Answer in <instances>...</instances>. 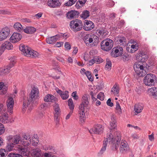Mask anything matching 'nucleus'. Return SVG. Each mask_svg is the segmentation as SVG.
Returning <instances> with one entry per match:
<instances>
[{"label": "nucleus", "mask_w": 157, "mask_h": 157, "mask_svg": "<svg viewBox=\"0 0 157 157\" xmlns=\"http://www.w3.org/2000/svg\"><path fill=\"white\" fill-rule=\"evenodd\" d=\"M145 57V55H142L141 53L137 55L136 59L138 62L135 63L133 67L135 73L138 77L145 76L144 80V83L147 86V67L146 65L144 64V63H145L147 60V58Z\"/></svg>", "instance_id": "nucleus-1"}, {"label": "nucleus", "mask_w": 157, "mask_h": 157, "mask_svg": "<svg viewBox=\"0 0 157 157\" xmlns=\"http://www.w3.org/2000/svg\"><path fill=\"white\" fill-rule=\"evenodd\" d=\"M39 91L36 87H34L31 90L29 98H24L23 101V110L25 111L26 106H30L39 96Z\"/></svg>", "instance_id": "nucleus-2"}, {"label": "nucleus", "mask_w": 157, "mask_h": 157, "mask_svg": "<svg viewBox=\"0 0 157 157\" xmlns=\"http://www.w3.org/2000/svg\"><path fill=\"white\" fill-rule=\"evenodd\" d=\"M84 41L86 45H89L91 43H93L92 44L95 45L98 43V38L94 35L88 34L84 38Z\"/></svg>", "instance_id": "nucleus-3"}, {"label": "nucleus", "mask_w": 157, "mask_h": 157, "mask_svg": "<svg viewBox=\"0 0 157 157\" xmlns=\"http://www.w3.org/2000/svg\"><path fill=\"white\" fill-rule=\"evenodd\" d=\"M82 24L79 19H76L72 21L70 24L71 29L75 32L80 31L82 28Z\"/></svg>", "instance_id": "nucleus-4"}, {"label": "nucleus", "mask_w": 157, "mask_h": 157, "mask_svg": "<svg viewBox=\"0 0 157 157\" xmlns=\"http://www.w3.org/2000/svg\"><path fill=\"white\" fill-rule=\"evenodd\" d=\"M113 41L110 39H106L101 42V49L105 51H108L112 48L113 45Z\"/></svg>", "instance_id": "nucleus-5"}, {"label": "nucleus", "mask_w": 157, "mask_h": 157, "mask_svg": "<svg viewBox=\"0 0 157 157\" xmlns=\"http://www.w3.org/2000/svg\"><path fill=\"white\" fill-rule=\"evenodd\" d=\"M110 133L111 138L110 140H108L109 143L112 144L115 147V148L116 150L119 147V145L120 144V141L121 140V136L119 132H117V137H113L111 133Z\"/></svg>", "instance_id": "nucleus-6"}, {"label": "nucleus", "mask_w": 157, "mask_h": 157, "mask_svg": "<svg viewBox=\"0 0 157 157\" xmlns=\"http://www.w3.org/2000/svg\"><path fill=\"white\" fill-rule=\"evenodd\" d=\"M13 48V45L10 42L7 41H5L0 47V56L2 54L6 49L11 50Z\"/></svg>", "instance_id": "nucleus-7"}, {"label": "nucleus", "mask_w": 157, "mask_h": 157, "mask_svg": "<svg viewBox=\"0 0 157 157\" xmlns=\"http://www.w3.org/2000/svg\"><path fill=\"white\" fill-rule=\"evenodd\" d=\"M87 105H85L83 103H81L79 107V120L82 123L85 121V116L84 113V107H86Z\"/></svg>", "instance_id": "nucleus-8"}, {"label": "nucleus", "mask_w": 157, "mask_h": 157, "mask_svg": "<svg viewBox=\"0 0 157 157\" xmlns=\"http://www.w3.org/2000/svg\"><path fill=\"white\" fill-rule=\"evenodd\" d=\"M104 129L101 125L97 124L94 126V128L89 130V132L91 134H100L102 133Z\"/></svg>", "instance_id": "nucleus-9"}, {"label": "nucleus", "mask_w": 157, "mask_h": 157, "mask_svg": "<svg viewBox=\"0 0 157 157\" xmlns=\"http://www.w3.org/2000/svg\"><path fill=\"white\" fill-rule=\"evenodd\" d=\"M123 52V48L119 46H117L113 49L111 55L113 57L116 58L121 55Z\"/></svg>", "instance_id": "nucleus-10"}, {"label": "nucleus", "mask_w": 157, "mask_h": 157, "mask_svg": "<svg viewBox=\"0 0 157 157\" xmlns=\"http://www.w3.org/2000/svg\"><path fill=\"white\" fill-rule=\"evenodd\" d=\"M10 33V29L7 27L2 29L0 31V41L6 39Z\"/></svg>", "instance_id": "nucleus-11"}, {"label": "nucleus", "mask_w": 157, "mask_h": 157, "mask_svg": "<svg viewBox=\"0 0 157 157\" xmlns=\"http://www.w3.org/2000/svg\"><path fill=\"white\" fill-rule=\"evenodd\" d=\"M8 141L10 143H12L14 145H16L19 143L21 140V137L18 135L14 136H10L7 138Z\"/></svg>", "instance_id": "nucleus-12"}, {"label": "nucleus", "mask_w": 157, "mask_h": 157, "mask_svg": "<svg viewBox=\"0 0 157 157\" xmlns=\"http://www.w3.org/2000/svg\"><path fill=\"white\" fill-rule=\"evenodd\" d=\"M110 133H107L106 135V138H105L104 140L102 147L98 153L99 155L100 156L102 155L105 151L106 147L108 143V140H110L111 138V137L110 138Z\"/></svg>", "instance_id": "nucleus-13"}, {"label": "nucleus", "mask_w": 157, "mask_h": 157, "mask_svg": "<svg viewBox=\"0 0 157 157\" xmlns=\"http://www.w3.org/2000/svg\"><path fill=\"white\" fill-rule=\"evenodd\" d=\"M119 149L121 153H125L128 151L129 150V147L127 142L122 140L120 145Z\"/></svg>", "instance_id": "nucleus-14"}, {"label": "nucleus", "mask_w": 157, "mask_h": 157, "mask_svg": "<svg viewBox=\"0 0 157 157\" xmlns=\"http://www.w3.org/2000/svg\"><path fill=\"white\" fill-rule=\"evenodd\" d=\"M54 120L56 122V124H58L59 123V117L60 114V109L58 105L55 104L54 106Z\"/></svg>", "instance_id": "nucleus-15"}, {"label": "nucleus", "mask_w": 157, "mask_h": 157, "mask_svg": "<svg viewBox=\"0 0 157 157\" xmlns=\"http://www.w3.org/2000/svg\"><path fill=\"white\" fill-rule=\"evenodd\" d=\"M14 66V63H12L5 67L1 68V73L0 76H5L9 73L10 72V69Z\"/></svg>", "instance_id": "nucleus-16"}, {"label": "nucleus", "mask_w": 157, "mask_h": 157, "mask_svg": "<svg viewBox=\"0 0 157 157\" xmlns=\"http://www.w3.org/2000/svg\"><path fill=\"white\" fill-rule=\"evenodd\" d=\"M14 101L11 97H9L7 101L6 105L7 111L10 113L12 114L13 112Z\"/></svg>", "instance_id": "nucleus-17"}, {"label": "nucleus", "mask_w": 157, "mask_h": 157, "mask_svg": "<svg viewBox=\"0 0 157 157\" xmlns=\"http://www.w3.org/2000/svg\"><path fill=\"white\" fill-rule=\"evenodd\" d=\"M114 41L116 44H120L122 46H124L127 44L126 39L123 36H119L116 37L114 39Z\"/></svg>", "instance_id": "nucleus-18"}, {"label": "nucleus", "mask_w": 157, "mask_h": 157, "mask_svg": "<svg viewBox=\"0 0 157 157\" xmlns=\"http://www.w3.org/2000/svg\"><path fill=\"white\" fill-rule=\"evenodd\" d=\"M131 43L132 44L131 45L130 47H128L127 48V50L128 52L133 53L138 50L139 44L134 40H132Z\"/></svg>", "instance_id": "nucleus-19"}, {"label": "nucleus", "mask_w": 157, "mask_h": 157, "mask_svg": "<svg viewBox=\"0 0 157 157\" xmlns=\"http://www.w3.org/2000/svg\"><path fill=\"white\" fill-rule=\"evenodd\" d=\"M83 29L86 31H90L94 27V23L91 21L86 20L85 21Z\"/></svg>", "instance_id": "nucleus-20"}, {"label": "nucleus", "mask_w": 157, "mask_h": 157, "mask_svg": "<svg viewBox=\"0 0 157 157\" xmlns=\"http://www.w3.org/2000/svg\"><path fill=\"white\" fill-rule=\"evenodd\" d=\"M22 38L21 35L18 33H14L10 37V40L11 42L16 43L19 41Z\"/></svg>", "instance_id": "nucleus-21"}, {"label": "nucleus", "mask_w": 157, "mask_h": 157, "mask_svg": "<svg viewBox=\"0 0 157 157\" xmlns=\"http://www.w3.org/2000/svg\"><path fill=\"white\" fill-rule=\"evenodd\" d=\"M61 4L59 0H48L47 2L48 6L53 8L59 7Z\"/></svg>", "instance_id": "nucleus-22"}, {"label": "nucleus", "mask_w": 157, "mask_h": 157, "mask_svg": "<svg viewBox=\"0 0 157 157\" xmlns=\"http://www.w3.org/2000/svg\"><path fill=\"white\" fill-rule=\"evenodd\" d=\"M31 48L28 46L24 44H21L19 49L25 56H27L29 53Z\"/></svg>", "instance_id": "nucleus-23"}, {"label": "nucleus", "mask_w": 157, "mask_h": 157, "mask_svg": "<svg viewBox=\"0 0 157 157\" xmlns=\"http://www.w3.org/2000/svg\"><path fill=\"white\" fill-rule=\"evenodd\" d=\"M22 138L24 140H26L27 141L21 140V144L24 146H27L29 145L31 143V140H32V138H31L30 135H24L22 136Z\"/></svg>", "instance_id": "nucleus-24"}, {"label": "nucleus", "mask_w": 157, "mask_h": 157, "mask_svg": "<svg viewBox=\"0 0 157 157\" xmlns=\"http://www.w3.org/2000/svg\"><path fill=\"white\" fill-rule=\"evenodd\" d=\"M156 79L155 76L152 74H148V86H151L154 84V81Z\"/></svg>", "instance_id": "nucleus-25"}, {"label": "nucleus", "mask_w": 157, "mask_h": 157, "mask_svg": "<svg viewBox=\"0 0 157 157\" xmlns=\"http://www.w3.org/2000/svg\"><path fill=\"white\" fill-rule=\"evenodd\" d=\"M57 92L59 94L63 100H66L69 97V92L68 91H62L61 90L58 89L57 90Z\"/></svg>", "instance_id": "nucleus-26"}, {"label": "nucleus", "mask_w": 157, "mask_h": 157, "mask_svg": "<svg viewBox=\"0 0 157 157\" xmlns=\"http://www.w3.org/2000/svg\"><path fill=\"white\" fill-rule=\"evenodd\" d=\"M110 124L111 126L110 131H115L116 129L117 125L115 118L114 116H112L111 117V121L110 122Z\"/></svg>", "instance_id": "nucleus-27"}, {"label": "nucleus", "mask_w": 157, "mask_h": 157, "mask_svg": "<svg viewBox=\"0 0 157 157\" xmlns=\"http://www.w3.org/2000/svg\"><path fill=\"white\" fill-rule=\"evenodd\" d=\"M78 14V12L72 10L68 12L67 14V17L70 19L76 17Z\"/></svg>", "instance_id": "nucleus-28"}, {"label": "nucleus", "mask_w": 157, "mask_h": 157, "mask_svg": "<svg viewBox=\"0 0 157 157\" xmlns=\"http://www.w3.org/2000/svg\"><path fill=\"white\" fill-rule=\"evenodd\" d=\"M56 98L54 96L50 94H48L44 98V100L46 102H53L55 101Z\"/></svg>", "instance_id": "nucleus-29"}, {"label": "nucleus", "mask_w": 157, "mask_h": 157, "mask_svg": "<svg viewBox=\"0 0 157 157\" xmlns=\"http://www.w3.org/2000/svg\"><path fill=\"white\" fill-rule=\"evenodd\" d=\"M36 31V28L31 26L26 27L24 29V32L25 33L30 34L34 33Z\"/></svg>", "instance_id": "nucleus-30"}, {"label": "nucleus", "mask_w": 157, "mask_h": 157, "mask_svg": "<svg viewBox=\"0 0 157 157\" xmlns=\"http://www.w3.org/2000/svg\"><path fill=\"white\" fill-rule=\"evenodd\" d=\"M39 56V54L37 52L31 49L27 56L36 58L38 57Z\"/></svg>", "instance_id": "nucleus-31"}, {"label": "nucleus", "mask_w": 157, "mask_h": 157, "mask_svg": "<svg viewBox=\"0 0 157 157\" xmlns=\"http://www.w3.org/2000/svg\"><path fill=\"white\" fill-rule=\"evenodd\" d=\"M43 148L45 150L49 151L50 153H51L55 154L56 152V150L54 149V147L52 146H48L46 145H45L43 146Z\"/></svg>", "instance_id": "nucleus-32"}, {"label": "nucleus", "mask_w": 157, "mask_h": 157, "mask_svg": "<svg viewBox=\"0 0 157 157\" xmlns=\"http://www.w3.org/2000/svg\"><path fill=\"white\" fill-rule=\"evenodd\" d=\"M119 91V86L117 84H115L112 88L111 92H113L114 95L118 96Z\"/></svg>", "instance_id": "nucleus-33"}, {"label": "nucleus", "mask_w": 157, "mask_h": 157, "mask_svg": "<svg viewBox=\"0 0 157 157\" xmlns=\"http://www.w3.org/2000/svg\"><path fill=\"white\" fill-rule=\"evenodd\" d=\"M7 89L4 86V83L3 82H0V94L1 95H3L6 93Z\"/></svg>", "instance_id": "nucleus-34"}, {"label": "nucleus", "mask_w": 157, "mask_h": 157, "mask_svg": "<svg viewBox=\"0 0 157 157\" xmlns=\"http://www.w3.org/2000/svg\"><path fill=\"white\" fill-rule=\"evenodd\" d=\"M156 88L155 87L151 88L148 87V94L150 96L154 97L156 91Z\"/></svg>", "instance_id": "nucleus-35"}, {"label": "nucleus", "mask_w": 157, "mask_h": 157, "mask_svg": "<svg viewBox=\"0 0 157 157\" xmlns=\"http://www.w3.org/2000/svg\"><path fill=\"white\" fill-rule=\"evenodd\" d=\"M14 28L18 32L24 31V29L21 25L19 22L15 23L14 25Z\"/></svg>", "instance_id": "nucleus-36"}, {"label": "nucleus", "mask_w": 157, "mask_h": 157, "mask_svg": "<svg viewBox=\"0 0 157 157\" xmlns=\"http://www.w3.org/2000/svg\"><path fill=\"white\" fill-rule=\"evenodd\" d=\"M143 109L142 106L140 104H136L134 106V110L137 113H140Z\"/></svg>", "instance_id": "nucleus-37"}, {"label": "nucleus", "mask_w": 157, "mask_h": 157, "mask_svg": "<svg viewBox=\"0 0 157 157\" xmlns=\"http://www.w3.org/2000/svg\"><path fill=\"white\" fill-rule=\"evenodd\" d=\"M41 150L39 148L33 149L32 155L34 157H39L40 155Z\"/></svg>", "instance_id": "nucleus-38"}, {"label": "nucleus", "mask_w": 157, "mask_h": 157, "mask_svg": "<svg viewBox=\"0 0 157 157\" xmlns=\"http://www.w3.org/2000/svg\"><path fill=\"white\" fill-rule=\"evenodd\" d=\"M81 18L83 19H86L90 16V12L87 10L83 11L80 15Z\"/></svg>", "instance_id": "nucleus-39"}, {"label": "nucleus", "mask_w": 157, "mask_h": 157, "mask_svg": "<svg viewBox=\"0 0 157 157\" xmlns=\"http://www.w3.org/2000/svg\"><path fill=\"white\" fill-rule=\"evenodd\" d=\"M0 121L4 123H6L9 122L8 116L6 115L0 116Z\"/></svg>", "instance_id": "nucleus-40"}, {"label": "nucleus", "mask_w": 157, "mask_h": 157, "mask_svg": "<svg viewBox=\"0 0 157 157\" xmlns=\"http://www.w3.org/2000/svg\"><path fill=\"white\" fill-rule=\"evenodd\" d=\"M82 103H83L85 105H87L89 104V101H88V98H87V95L86 94H84L82 97Z\"/></svg>", "instance_id": "nucleus-41"}, {"label": "nucleus", "mask_w": 157, "mask_h": 157, "mask_svg": "<svg viewBox=\"0 0 157 157\" xmlns=\"http://www.w3.org/2000/svg\"><path fill=\"white\" fill-rule=\"evenodd\" d=\"M53 36L49 37L47 38V42L49 44H52L55 43L56 41Z\"/></svg>", "instance_id": "nucleus-42"}, {"label": "nucleus", "mask_w": 157, "mask_h": 157, "mask_svg": "<svg viewBox=\"0 0 157 157\" xmlns=\"http://www.w3.org/2000/svg\"><path fill=\"white\" fill-rule=\"evenodd\" d=\"M32 140H31L32 144L34 146H36L38 144L39 141L37 138H35V137H32Z\"/></svg>", "instance_id": "nucleus-43"}, {"label": "nucleus", "mask_w": 157, "mask_h": 157, "mask_svg": "<svg viewBox=\"0 0 157 157\" xmlns=\"http://www.w3.org/2000/svg\"><path fill=\"white\" fill-rule=\"evenodd\" d=\"M112 63L111 61L108 59H106V63L105 66V68L108 70L111 69Z\"/></svg>", "instance_id": "nucleus-44"}, {"label": "nucleus", "mask_w": 157, "mask_h": 157, "mask_svg": "<svg viewBox=\"0 0 157 157\" xmlns=\"http://www.w3.org/2000/svg\"><path fill=\"white\" fill-rule=\"evenodd\" d=\"M68 105L69 106L70 109L71 110L73 111L74 109V105L72 99L70 98L68 100Z\"/></svg>", "instance_id": "nucleus-45"}, {"label": "nucleus", "mask_w": 157, "mask_h": 157, "mask_svg": "<svg viewBox=\"0 0 157 157\" xmlns=\"http://www.w3.org/2000/svg\"><path fill=\"white\" fill-rule=\"evenodd\" d=\"M77 0H69V1L65 3L64 5L68 6H72L76 2Z\"/></svg>", "instance_id": "nucleus-46"}, {"label": "nucleus", "mask_w": 157, "mask_h": 157, "mask_svg": "<svg viewBox=\"0 0 157 157\" xmlns=\"http://www.w3.org/2000/svg\"><path fill=\"white\" fill-rule=\"evenodd\" d=\"M15 145L13 143L9 142L6 146V148L8 151H10L13 150Z\"/></svg>", "instance_id": "nucleus-47"}, {"label": "nucleus", "mask_w": 157, "mask_h": 157, "mask_svg": "<svg viewBox=\"0 0 157 157\" xmlns=\"http://www.w3.org/2000/svg\"><path fill=\"white\" fill-rule=\"evenodd\" d=\"M121 59L124 62H125L128 61L130 59V58L128 54H124L121 56Z\"/></svg>", "instance_id": "nucleus-48"}, {"label": "nucleus", "mask_w": 157, "mask_h": 157, "mask_svg": "<svg viewBox=\"0 0 157 157\" xmlns=\"http://www.w3.org/2000/svg\"><path fill=\"white\" fill-rule=\"evenodd\" d=\"M85 75L90 81L92 82L93 81V78L92 77L89 71H86L85 73Z\"/></svg>", "instance_id": "nucleus-49"}, {"label": "nucleus", "mask_w": 157, "mask_h": 157, "mask_svg": "<svg viewBox=\"0 0 157 157\" xmlns=\"http://www.w3.org/2000/svg\"><path fill=\"white\" fill-rule=\"evenodd\" d=\"M116 109L117 111V112L119 114L122 113L120 105L118 102H116Z\"/></svg>", "instance_id": "nucleus-50"}, {"label": "nucleus", "mask_w": 157, "mask_h": 157, "mask_svg": "<svg viewBox=\"0 0 157 157\" xmlns=\"http://www.w3.org/2000/svg\"><path fill=\"white\" fill-rule=\"evenodd\" d=\"M19 151L22 155H26V153L27 151V149L26 148L21 147L19 148Z\"/></svg>", "instance_id": "nucleus-51"}, {"label": "nucleus", "mask_w": 157, "mask_h": 157, "mask_svg": "<svg viewBox=\"0 0 157 157\" xmlns=\"http://www.w3.org/2000/svg\"><path fill=\"white\" fill-rule=\"evenodd\" d=\"M97 98L101 100H103L104 98V93L102 92H100L98 94Z\"/></svg>", "instance_id": "nucleus-52"}, {"label": "nucleus", "mask_w": 157, "mask_h": 157, "mask_svg": "<svg viewBox=\"0 0 157 157\" xmlns=\"http://www.w3.org/2000/svg\"><path fill=\"white\" fill-rule=\"evenodd\" d=\"M154 58H152V59L150 60V59L148 60V67H152L154 65Z\"/></svg>", "instance_id": "nucleus-53"}, {"label": "nucleus", "mask_w": 157, "mask_h": 157, "mask_svg": "<svg viewBox=\"0 0 157 157\" xmlns=\"http://www.w3.org/2000/svg\"><path fill=\"white\" fill-rule=\"evenodd\" d=\"M97 32L99 33L100 35H101L102 36L106 34L105 31L104 29L98 30L97 31Z\"/></svg>", "instance_id": "nucleus-54"}, {"label": "nucleus", "mask_w": 157, "mask_h": 157, "mask_svg": "<svg viewBox=\"0 0 157 157\" xmlns=\"http://www.w3.org/2000/svg\"><path fill=\"white\" fill-rule=\"evenodd\" d=\"M47 105H48L47 103H44L40 105V107L41 110H43L46 109L48 107Z\"/></svg>", "instance_id": "nucleus-55"}, {"label": "nucleus", "mask_w": 157, "mask_h": 157, "mask_svg": "<svg viewBox=\"0 0 157 157\" xmlns=\"http://www.w3.org/2000/svg\"><path fill=\"white\" fill-rule=\"evenodd\" d=\"M148 137L149 140L151 142L155 140L154 134L152 133L151 135L148 136Z\"/></svg>", "instance_id": "nucleus-56"}, {"label": "nucleus", "mask_w": 157, "mask_h": 157, "mask_svg": "<svg viewBox=\"0 0 157 157\" xmlns=\"http://www.w3.org/2000/svg\"><path fill=\"white\" fill-rule=\"evenodd\" d=\"M72 96L74 99L77 100L78 99V97L76 95V92L74 91L72 94Z\"/></svg>", "instance_id": "nucleus-57"}, {"label": "nucleus", "mask_w": 157, "mask_h": 157, "mask_svg": "<svg viewBox=\"0 0 157 157\" xmlns=\"http://www.w3.org/2000/svg\"><path fill=\"white\" fill-rule=\"evenodd\" d=\"M115 5L114 2L112 0H109L108 2L107 5L108 6L111 7H113Z\"/></svg>", "instance_id": "nucleus-58"}, {"label": "nucleus", "mask_w": 157, "mask_h": 157, "mask_svg": "<svg viewBox=\"0 0 157 157\" xmlns=\"http://www.w3.org/2000/svg\"><path fill=\"white\" fill-rule=\"evenodd\" d=\"M65 48L67 50H70L71 48V46L68 42H66L64 44Z\"/></svg>", "instance_id": "nucleus-59"}, {"label": "nucleus", "mask_w": 157, "mask_h": 157, "mask_svg": "<svg viewBox=\"0 0 157 157\" xmlns=\"http://www.w3.org/2000/svg\"><path fill=\"white\" fill-rule=\"evenodd\" d=\"M55 39L56 42L59 40L60 38L62 37V34L59 33L58 34L56 35L55 36H53Z\"/></svg>", "instance_id": "nucleus-60"}, {"label": "nucleus", "mask_w": 157, "mask_h": 157, "mask_svg": "<svg viewBox=\"0 0 157 157\" xmlns=\"http://www.w3.org/2000/svg\"><path fill=\"white\" fill-rule=\"evenodd\" d=\"M43 157H55L54 155L48 153H45Z\"/></svg>", "instance_id": "nucleus-61"}, {"label": "nucleus", "mask_w": 157, "mask_h": 157, "mask_svg": "<svg viewBox=\"0 0 157 157\" xmlns=\"http://www.w3.org/2000/svg\"><path fill=\"white\" fill-rule=\"evenodd\" d=\"M20 155L18 154L14 153H10L8 155L7 157H19Z\"/></svg>", "instance_id": "nucleus-62"}, {"label": "nucleus", "mask_w": 157, "mask_h": 157, "mask_svg": "<svg viewBox=\"0 0 157 157\" xmlns=\"http://www.w3.org/2000/svg\"><path fill=\"white\" fill-rule=\"evenodd\" d=\"M107 105L110 107H112L113 105V103L111 102V100L110 98H109L107 101Z\"/></svg>", "instance_id": "nucleus-63"}, {"label": "nucleus", "mask_w": 157, "mask_h": 157, "mask_svg": "<svg viewBox=\"0 0 157 157\" xmlns=\"http://www.w3.org/2000/svg\"><path fill=\"white\" fill-rule=\"evenodd\" d=\"M42 15V13H39L34 15V17H36L37 19H39L41 17Z\"/></svg>", "instance_id": "nucleus-64"}]
</instances>
